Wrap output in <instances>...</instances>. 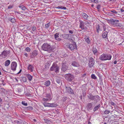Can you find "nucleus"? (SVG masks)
<instances>
[{"mask_svg":"<svg viewBox=\"0 0 124 124\" xmlns=\"http://www.w3.org/2000/svg\"><path fill=\"white\" fill-rule=\"evenodd\" d=\"M55 48V47L54 45L51 46L50 44L45 43L42 45L41 48L43 50L50 53L54 50Z\"/></svg>","mask_w":124,"mask_h":124,"instance_id":"f257e3e1","label":"nucleus"},{"mask_svg":"<svg viewBox=\"0 0 124 124\" xmlns=\"http://www.w3.org/2000/svg\"><path fill=\"white\" fill-rule=\"evenodd\" d=\"M112 56L111 55L106 53H103L99 57L100 60L102 61L110 60L111 59Z\"/></svg>","mask_w":124,"mask_h":124,"instance_id":"f03ea898","label":"nucleus"},{"mask_svg":"<svg viewBox=\"0 0 124 124\" xmlns=\"http://www.w3.org/2000/svg\"><path fill=\"white\" fill-rule=\"evenodd\" d=\"M59 67L56 62L53 63L51 67L50 68V70L51 71H54L55 72H59Z\"/></svg>","mask_w":124,"mask_h":124,"instance_id":"7ed1b4c3","label":"nucleus"},{"mask_svg":"<svg viewBox=\"0 0 124 124\" xmlns=\"http://www.w3.org/2000/svg\"><path fill=\"white\" fill-rule=\"evenodd\" d=\"M68 65L66 63V62L65 61H63L62 63L61 71L63 72H65L68 70Z\"/></svg>","mask_w":124,"mask_h":124,"instance_id":"20e7f679","label":"nucleus"},{"mask_svg":"<svg viewBox=\"0 0 124 124\" xmlns=\"http://www.w3.org/2000/svg\"><path fill=\"white\" fill-rule=\"evenodd\" d=\"M65 78L66 80L71 81L74 79V77L73 75L70 74H68L65 75Z\"/></svg>","mask_w":124,"mask_h":124,"instance_id":"39448f33","label":"nucleus"},{"mask_svg":"<svg viewBox=\"0 0 124 124\" xmlns=\"http://www.w3.org/2000/svg\"><path fill=\"white\" fill-rule=\"evenodd\" d=\"M79 27L82 30H85L86 27L85 26V25L86 24L85 23L81 20L79 21Z\"/></svg>","mask_w":124,"mask_h":124,"instance_id":"423d86ee","label":"nucleus"},{"mask_svg":"<svg viewBox=\"0 0 124 124\" xmlns=\"http://www.w3.org/2000/svg\"><path fill=\"white\" fill-rule=\"evenodd\" d=\"M9 53V51H4L2 52L1 54H0V56L2 58H5L7 56Z\"/></svg>","mask_w":124,"mask_h":124,"instance_id":"0eeeda50","label":"nucleus"},{"mask_svg":"<svg viewBox=\"0 0 124 124\" xmlns=\"http://www.w3.org/2000/svg\"><path fill=\"white\" fill-rule=\"evenodd\" d=\"M94 63V60L92 57H90L89 59V62L88 63V66L89 67L91 68L92 67Z\"/></svg>","mask_w":124,"mask_h":124,"instance_id":"6e6552de","label":"nucleus"},{"mask_svg":"<svg viewBox=\"0 0 124 124\" xmlns=\"http://www.w3.org/2000/svg\"><path fill=\"white\" fill-rule=\"evenodd\" d=\"M17 66V63L15 62H12L11 64V69L13 71H15Z\"/></svg>","mask_w":124,"mask_h":124,"instance_id":"1a4fd4ad","label":"nucleus"},{"mask_svg":"<svg viewBox=\"0 0 124 124\" xmlns=\"http://www.w3.org/2000/svg\"><path fill=\"white\" fill-rule=\"evenodd\" d=\"M119 22L118 20H114L113 19H111L109 20V22L112 25L115 26L116 24L118 23Z\"/></svg>","mask_w":124,"mask_h":124,"instance_id":"9d476101","label":"nucleus"},{"mask_svg":"<svg viewBox=\"0 0 124 124\" xmlns=\"http://www.w3.org/2000/svg\"><path fill=\"white\" fill-rule=\"evenodd\" d=\"M68 47L71 51H72L75 48H77V45L76 44H70L68 46Z\"/></svg>","mask_w":124,"mask_h":124,"instance_id":"9b49d317","label":"nucleus"},{"mask_svg":"<svg viewBox=\"0 0 124 124\" xmlns=\"http://www.w3.org/2000/svg\"><path fill=\"white\" fill-rule=\"evenodd\" d=\"M93 103H88L87 104L86 108L88 111H90L93 109Z\"/></svg>","mask_w":124,"mask_h":124,"instance_id":"f8f14e48","label":"nucleus"},{"mask_svg":"<svg viewBox=\"0 0 124 124\" xmlns=\"http://www.w3.org/2000/svg\"><path fill=\"white\" fill-rule=\"evenodd\" d=\"M66 89L67 91L69 93L71 94H73L74 93V91L73 90L69 87H66Z\"/></svg>","mask_w":124,"mask_h":124,"instance_id":"ddd939ff","label":"nucleus"},{"mask_svg":"<svg viewBox=\"0 0 124 124\" xmlns=\"http://www.w3.org/2000/svg\"><path fill=\"white\" fill-rule=\"evenodd\" d=\"M30 30L31 31V32L32 34H34V32H36L37 31V28L35 26H32L30 28Z\"/></svg>","mask_w":124,"mask_h":124,"instance_id":"4468645a","label":"nucleus"},{"mask_svg":"<svg viewBox=\"0 0 124 124\" xmlns=\"http://www.w3.org/2000/svg\"><path fill=\"white\" fill-rule=\"evenodd\" d=\"M59 37V33H57L54 35L55 39L58 41H60L62 40V39L58 38Z\"/></svg>","mask_w":124,"mask_h":124,"instance_id":"2eb2a0df","label":"nucleus"},{"mask_svg":"<svg viewBox=\"0 0 124 124\" xmlns=\"http://www.w3.org/2000/svg\"><path fill=\"white\" fill-rule=\"evenodd\" d=\"M37 51L36 50H34L30 56L31 58H33L36 56L38 54Z\"/></svg>","mask_w":124,"mask_h":124,"instance_id":"dca6fc26","label":"nucleus"},{"mask_svg":"<svg viewBox=\"0 0 124 124\" xmlns=\"http://www.w3.org/2000/svg\"><path fill=\"white\" fill-rule=\"evenodd\" d=\"M71 65L73 66L76 67H79L80 66L78 62L75 61H73L72 62Z\"/></svg>","mask_w":124,"mask_h":124,"instance_id":"f3484780","label":"nucleus"},{"mask_svg":"<svg viewBox=\"0 0 124 124\" xmlns=\"http://www.w3.org/2000/svg\"><path fill=\"white\" fill-rule=\"evenodd\" d=\"M100 99V97L98 95H94L93 100L96 102H97L99 101Z\"/></svg>","mask_w":124,"mask_h":124,"instance_id":"a211bd4d","label":"nucleus"},{"mask_svg":"<svg viewBox=\"0 0 124 124\" xmlns=\"http://www.w3.org/2000/svg\"><path fill=\"white\" fill-rule=\"evenodd\" d=\"M27 69L28 70H30L31 72H32L33 71L34 67L32 65L29 64L28 66Z\"/></svg>","mask_w":124,"mask_h":124,"instance_id":"6ab92c4d","label":"nucleus"},{"mask_svg":"<svg viewBox=\"0 0 124 124\" xmlns=\"http://www.w3.org/2000/svg\"><path fill=\"white\" fill-rule=\"evenodd\" d=\"M71 35L70 34H64L62 35V37L64 39H68L69 36H71Z\"/></svg>","mask_w":124,"mask_h":124,"instance_id":"aec40b11","label":"nucleus"},{"mask_svg":"<svg viewBox=\"0 0 124 124\" xmlns=\"http://www.w3.org/2000/svg\"><path fill=\"white\" fill-rule=\"evenodd\" d=\"M82 16L83 18L85 20H87L88 16L85 13H82Z\"/></svg>","mask_w":124,"mask_h":124,"instance_id":"412c9836","label":"nucleus"},{"mask_svg":"<svg viewBox=\"0 0 124 124\" xmlns=\"http://www.w3.org/2000/svg\"><path fill=\"white\" fill-rule=\"evenodd\" d=\"M92 51L94 55H97L98 52L97 49L95 47H93L92 50Z\"/></svg>","mask_w":124,"mask_h":124,"instance_id":"4be33fe9","label":"nucleus"},{"mask_svg":"<svg viewBox=\"0 0 124 124\" xmlns=\"http://www.w3.org/2000/svg\"><path fill=\"white\" fill-rule=\"evenodd\" d=\"M26 76L27 77L28 80L31 81L32 79V76L29 74H26Z\"/></svg>","mask_w":124,"mask_h":124,"instance_id":"5701e85b","label":"nucleus"},{"mask_svg":"<svg viewBox=\"0 0 124 124\" xmlns=\"http://www.w3.org/2000/svg\"><path fill=\"white\" fill-rule=\"evenodd\" d=\"M108 32L107 31H106L104 32L102 35V36L104 38L108 39L107 34Z\"/></svg>","mask_w":124,"mask_h":124,"instance_id":"b1692460","label":"nucleus"},{"mask_svg":"<svg viewBox=\"0 0 124 124\" xmlns=\"http://www.w3.org/2000/svg\"><path fill=\"white\" fill-rule=\"evenodd\" d=\"M16 122L18 124H25L24 123H25L24 121L21 120H19Z\"/></svg>","mask_w":124,"mask_h":124,"instance_id":"393cba45","label":"nucleus"},{"mask_svg":"<svg viewBox=\"0 0 124 124\" xmlns=\"http://www.w3.org/2000/svg\"><path fill=\"white\" fill-rule=\"evenodd\" d=\"M51 82L50 81L48 80L44 83V85L46 87L49 86Z\"/></svg>","mask_w":124,"mask_h":124,"instance_id":"a878e982","label":"nucleus"},{"mask_svg":"<svg viewBox=\"0 0 124 124\" xmlns=\"http://www.w3.org/2000/svg\"><path fill=\"white\" fill-rule=\"evenodd\" d=\"M10 61L9 60H7L5 62L4 65L5 66H8L10 64Z\"/></svg>","mask_w":124,"mask_h":124,"instance_id":"bb28decb","label":"nucleus"},{"mask_svg":"<svg viewBox=\"0 0 124 124\" xmlns=\"http://www.w3.org/2000/svg\"><path fill=\"white\" fill-rule=\"evenodd\" d=\"M94 96V95H92V94L91 93L89 94L87 96L88 97L89 99L92 100H93Z\"/></svg>","mask_w":124,"mask_h":124,"instance_id":"cd10ccee","label":"nucleus"},{"mask_svg":"<svg viewBox=\"0 0 124 124\" xmlns=\"http://www.w3.org/2000/svg\"><path fill=\"white\" fill-rule=\"evenodd\" d=\"M100 104H99L98 105L95 106L93 109V111L94 112H95L96 110H98L100 107Z\"/></svg>","mask_w":124,"mask_h":124,"instance_id":"c85d7f7f","label":"nucleus"},{"mask_svg":"<svg viewBox=\"0 0 124 124\" xmlns=\"http://www.w3.org/2000/svg\"><path fill=\"white\" fill-rule=\"evenodd\" d=\"M1 93L3 96L6 95L5 92L6 91L4 89H2L1 91Z\"/></svg>","mask_w":124,"mask_h":124,"instance_id":"c756f323","label":"nucleus"},{"mask_svg":"<svg viewBox=\"0 0 124 124\" xmlns=\"http://www.w3.org/2000/svg\"><path fill=\"white\" fill-rule=\"evenodd\" d=\"M44 97H45L46 98H49L50 99H51V95L50 93H46L45 95H44Z\"/></svg>","mask_w":124,"mask_h":124,"instance_id":"7c9ffc66","label":"nucleus"},{"mask_svg":"<svg viewBox=\"0 0 124 124\" xmlns=\"http://www.w3.org/2000/svg\"><path fill=\"white\" fill-rule=\"evenodd\" d=\"M51 100V99H50L49 98H43L42 101L44 102H46V101H49Z\"/></svg>","mask_w":124,"mask_h":124,"instance_id":"2f4dec72","label":"nucleus"},{"mask_svg":"<svg viewBox=\"0 0 124 124\" xmlns=\"http://www.w3.org/2000/svg\"><path fill=\"white\" fill-rule=\"evenodd\" d=\"M56 8H58V9H66V7H65L64 6H58L57 7H56Z\"/></svg>","mask_w":124,"mask_h":124,"instance_id":"473e14b6","label":"nucleus"},{"mask_svg":"<svg viewBox=\"0 0 124 124\" xmlns=\"http://www.w3.org/2000/svg\"><path fill=\"white\" fill-rule=\"evenodd\" d=\"M85 41L88 44H89L90 43V40L88 37L87 38L86 37L85 38Z\"/></svg>","mask_w":124,"mask_h":124,"instance_id":"72a5a7b5","label":"nucleus"},{"mask_svg":"<svg viewBox=\"0 0 124 124\" xmlns=\"http://www.w3.org/2000/svg\"><path fill=\"white\" fill-rule=\"evenodd\" d=\"M96 29L97 30V31L98 33L99 32V31L100 30V26L99 24H97L96 25ZM100 30L101 31V30Z\"/></svg>","mask_w":124,"mask_h":124,"instance_id":"f704fd0d","label":"nucleus"},{"mask_svg":"<svg viewBox=\"0 0 124 124\" xmlns=\"http://www.w3.org/2000/svg\"><path fill=\"white\" fill-rule=\"evenodd\" d=\"M9 20L11 22L14 23L15 22L16 20L13 18H10L9 19Z\"/></svg>","mask_w":124,"mask_h":124,"instance_id":"c9c22d12","label":"nucleus"},{"mask_svg":"<svg viewBox=\"0 0 124 124\" xmlns=\"http://www.w3.org/2000/svg\"><path fill=\"white\" fill-rule=\"evenodd\" d=\"M50 103L44 102L43 103V104L45 107H49Z\"/></svg>","mask_w":124,"mask_h":124,"instance_id":"e433bc0d","label":"nucleus"},{"mask_svg":"<svg viewBox=\"0 0 124 124\" xmlns=\"http://www.w3.org/2000/svg\"><path fill=\"white\" fill-rule=\"evenodd\" d=\"M50 25V22H49L45 24V28H47Z\"/></svg>","mask_w":124,"mask_h":124,"instance_id":"4c0bfd02","label":"nucleus"},{"mask_svg":"<svg viewBox=\"0 0 124 124\" xmlns=\"http://www.w3.org/2000/svg\"><path fill=\"white\" fill-rule=\"evenodd\" d=\"M91 78L94 79H97V78L95 76V75L94 74H92L91 75Z\"/></svg>","mask_w":124,"mask_h":124,"instance_id":"58836bf2","label":"nucleus"},{"mask_svg":"<svg viewBox=\"0 0 124 124\" xmlns=\"http://www.w3.org/2000/svg\"><path fill=\"white\" fill-rule=\"evenodd\" d=\"M101 6L99 4H98L96 8L98 9V11H99Z\"/></svg>","mask_w":124,"mask_h":124,"instance_id":"ea45409f","label":"nucleus"},{"mask_svg":"<svg viewBox=\"0 0 124 124\" xmlns=\"http://www.w3.org/2000/svg\"><path fill=\"white\" fill-rule=\"evenodd\" d=\"M92 2L94 3H97L98 2V0H90Z\"/></svg>","mask_w":124,"mask_h":124,"instance_id":"a19ab883","label":"nucleus"},{"mask_svg":"<svg viewBox=\"0 0 124 124\" xmlns=\"http://www.w3.org/2000/svg\"><path fill=\"white\" fill-rule=\"evenodd\" d=\"M110 111L109 110H106L104 112V114H108L110 112Z\"/></svg>","mask_w":124,"mask_h":124,"instance_id":"79ce46f5","label":"nucleus"},{"mask_svg":"<svg viewBox=\"0 0 124 124\" xmlns=\"http://www.w3.org/2000/svg\"><path fill=\"white\" fill-rule=\"evenodd\" d=\"M56 81L58 84L60 83V78H57L56 79Z\"/></svg>","mask_w":124,"mask_h":124,"instance_id":"37998d69","label":"nucleus"},{"mask_svg":"<svg viewBox=\"0 0 124 124\" xmlns=\"http://www.w3.org/2000/svg\"><path fill=\"white\" fill-rule=\"evenodd\" d=\"M22 104L23 105L25 106H27V103H25L24 101H22Z\"/></svg>","mask_w":124,"mask_h":124,"instance_id":"c03bdc74","label":"nucleus"},{"mask_svg":"<svg viewBox=\"0 0 124 124\" xmlns=\"http://www.w3.org/2000/svg\"><path fill=\"white\" fill-rule=\"evenodd\" d=\"M25 50L27 52H30V49L29 47H27L26 48Z\"/></svg>","mask_w":124,"mask_h":124,"instance_id":"a18cd8bd","label":"nucleus"},{"mask_svg":"<svg viewBox=\"0 0 124 124\" xmlns=\"http://www.w3.org/2000/svg\"><path fill=\"white\" fill-rule=\"evenodd\" d=\"M110 11L111 12H112L114 13H115V14L117 13V12L116 10H110Z\"/></svg>","mask_w":124,"mask_h":124,"instance_id":"49530a36","label":"nucleus"},{"mask_svg":"<svg viewBox=\"0 0 124 124\" xmlns=\"http://www.w3.org/2000/svg\"><path fill=\"white\" fill-rule=\"evenodd\" d=\"M110 103L111 105L113 106H116V105L115 103L112 101L110 102Z\"/></svg>","mask_w":124,"mask_h":124,"instance_id":"de8ad7c7","label":"nucleus"},{"mask_svg":"<svg viewBox=\"0 0 124 124\" xmlns=\"http://www.w3.org/2000/svg\"><path fill=\"white\" fill-rule=\"evenodd\" d=\"M25 95L27 96L28 97H30L31 96V94H30L29 93H26Z\"/></svg>","mask_w":124,"mask_h":124,"instance_id":"09e8293b","label":"nucleus"},{"mask_svg":"<svg viewBox=\"0 0 124 124\" xmlns=\"http://www.w3.org/2000/svg\"><path fill=\"white\" fill-rule=\"evenodd\" d=\"M107 27V26L106 25H104L103 26V28L104 31H105L106 30V28Z\"/></svg>","mask_w":124,"mask_h":124,"instance_id":"8fccbe9b","label":"nucleus"},{"mask_svg":"<svg viewBox=\"0 0 124 124\" xmlns=\"http://www.w3.org/2000/svg\"><path fill=\"white\" fill-rule=\"evenodd\" d=\"M49 107H54V104L53 103L52 104H50L49 103Z\"/></svg>","mask_w":124,"mask_h":124,"instance_id":"3c124183","label":"nucleus"},{"mask_svg":"<svg viewBox=\"0 0 124 124\" xmlns=\"http://www.w3.org/2000/svg\"><path fill=\"white\" fill-rule=\"evenodd\" d=\"M69 32L70 33L72 34L73 33V31L70 30L69 31Z\"/></svg>","mask_w":124,"mask_h":124,"instance_id":"603ef678","label":"nucleus"},{"mask_svg":"<svg viewBox=\"0 0 124 124\" xmlns=\"http://www.w3.org/2000/svg\"><path fill=\"white\" fill-rule=\"evenodd\" d=\"M2 99L0 98V105H1V104L2 103Z\"/></svg>","mask_w":124,"mask_h":124,"instance_id":"864d4df0","label":"nucleus"},{"mask_svg":"<svg viewBox=\"0 0 124 124\" xmlns=\"http://www.w3.org/2000/svg\"><path fill=\"white\" fill-rule=\"evenodd\" d=\"M28 108L32 110L33 109V108L31 107H29Z\"/></svg>","mask_w":124,"mask_h":124,"instance_id":"5fc2aeb1","label":"nucleus"},{"mask_svg":"<svg viewBox=\"0 0 124 124\" xmlns=\"http://www.w3.org/2000/svg\"><path fill=\"white\" fill-rule=\"evenodd\" d=\"M120 10H121V12H124V10L122 8H121V9H120Z\"/></svg>","mask_w":124,"mask_h":124,"instance_id":"6e6d98bb","label":"nucleus"},{"mask_svg":"<svg viewBox=\"0 0 124 124\" xmlns=\"http://www.w3.org/2000/svg\"><path fill=\"white\" fill-rule=\"evenodd\" d=\"M24 55L27 57L28 56V54L27 53H25L24 54Z\"/></svg>","mask_w":124,"mask_h":124,"instance_id":"4d7b16f0","label":"nucleus"},{"mask_svg":"<svg viewBox=\"0 0 124 124\" xmlns=\"http://www.w3.org/2000/svg\"><path fill=\"white\" fill-rule=\"evenodd\" d=\"M12 8V6H9L8 7V9L11 8Z\"/></svg>","mask_w":124,"mask_h":124,"instance_id":"13d9d810","label":"nucleus"},{"mask_svg":"<svg viewBox=\"0 0 124 124\" xmlns=\"http://www.w3.org/2000/svg\"><path fill=\"white\" fill-rule=\"evenodd\" d=\"M117 63V61H115L114 62V64H116Z\"/></svg>","mask_w":124,"mask_h":124,"instance_id":"bf43d9fd","label":"nucleus"},{"mask_svg":"<svg viewBox=\"0 0 124 124\" xmlns=\"http://www.w3.org/2000/svg\"><path fill=\"white\" fill-rule=\"evenodd\" d=\"M81 99H82V96H80L79 97Z\"/></svg>","mask_w":124,"mask_h":124,"instance_id":"052dcab7","label":"nucleus"},{"mask_svg":"<svg viewBox=\"0 0 124 124\" xmlns=\"http://www.w3.org/2000/svg\"><path fill=\"white\" fill-rule=\"evenodd\" d=\"M33 121L34 122H36V119H33Z\"/></svg>","mask_w":124,"mask_h":124,"instance_id":"680f3d73","label":"nucleus"},{"mask_svg":"<svg viewBox=\"0 0 124 124\" xmlns=\"http://www.w3.org/2000/svg\"><path fill=\"white\" fill-rule=\"evenodd\" d=\"M16 80L18 82V80L17 79V78H15Z\"/></svg>","mask_w":124,"mask_h":124,"instance_id":"e2e57ef3","label":"nucleus"},{"mask_svg":"<svg viewBox=\"0 0 124 124\" xmlns=\"http://www.w3.org/2000/svg\"><path fill=\"white\" fill-rule=\"evenodd\" d=\"M21 70L20 71L17 73L18 74V73H19L20 72H21Z\"/></svg>","mask_w":124,"mask_h":124,"instance_id":"0e129e2a","label":"nucleus"},{"mask_svg":"<svg viewBox=\"0 0 124 124\" xmlns=\"http://www.w3.org/2000/svg\"><path fill=\"white\" fill-rule=\"evenodd\" d=\"M23 78L24 79H25V80L24 81V82H25L26 81V79L25 78Z\"/></svg>","mask_w":124,"mask_h":124,"instance_id":"69168bd1","label":"nucleus"},{"mask_svg":"<svg viewBox=\"0 0 124 124\" xmlns=\"http://www.w3.org/2000/svg\"><path fill=\"white\" fill-rule=\"evenodd\" d=\"M23 9H25V7H23Z\"/></svg>","mask_w":124,"mask_h":124,"instance_id":"338daca9","label":"nucleus"},{"mask_svg":"<svg viewBox=\"0 0 124 124\" xmlns=\"http://www.w3.org/2000/svg\"><path fill=\"white\" fill-rule=\"evenodd\" d=\"M88 124H91V123L89 122L88 123Z\"/></svg>","mask_w":124,"mask_h":124,"instance_id":"774afa93","label":"nucleus"}]
</instances>
